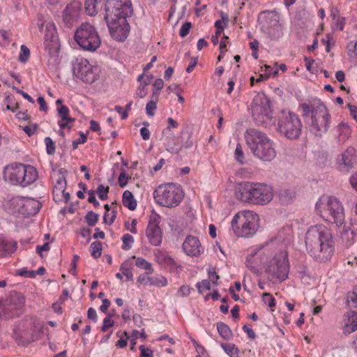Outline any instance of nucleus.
<instances>
[{
  "mask_svg": "<svg viewBox=\"0 0 357 357\" xmlns=\"http://www.w3.org/2000/svg\"><path fill=\"white\" fill-rule=\"evenodd\" d=\"M278 243L271 240L258 245L251 251L246 259L247 266L253 272L264 265L265 272L273 283H280L288 278L289 262L288 253L277 249Z\"/></svg>",
  "mask_w": 357,
  "mask_h": 357,
  "instance_id": "nucleus-1",
  "label": "nucleus"
},
{
  "mask_svg": "<svg viewBox=\"0 0 357 357\" xmlns=\"http://www.w3.org/2000/svg\"><path fill=\"white\" fill-rule=\"evenodd\" d=\"M306 251L315 261L325 262L334 254L335 241L331 229L324 224L311 225L305 236Z\"/></svg>",
  "mask_w": 357,
  "mask_h": 357,
  "instance_id": "nucleus-2",
  "label": "nucleus"
},
{
  "mask_svg": "<svg viewBox=\"0 0 357 357\" xmlns=\"http://www.w3.org/2000/svg\"><path fill=\"white\" fill-rule=\"evenodd\" d=\"M235 195L243 202L266 205L273 197V188L264 183L243 181L236 188Z\"/></svg>",
  "mask_w": 357,
  "mask_h": 357,
  "instance_id": "nucleus-3",
  "label": "nucleus"
},
{
  "mask_svg": "<svg viewBox=\"0 0 357 357\" xmlns=\"http://www.w3.org/2000/svg\"><path fill=\"white\" fill-rule=\"evenodd\" d=\"M315 212L327 224L340 228L345 224L342 203L334 196L322 195L315 204Z\"/></svg>",
  "mask_w": 357,
  "mask_h": 357,
  "instance_id": "nucleus-4",
  "label": "nucleus"
},
{
  "mask_svg": "<svg viewBox=\"0 0 357 357\" xmlns=\"http://www.w3.org/2000/svg\"><path fill=\"white\" fill-rule=\"evenodd\" d=\"M303 116H308L311 114L310 128L316 135L327 132L331 124V115L326 107L319 99H313L308 102L300 105Z\"/></svg>",
  "mask_w": 357,
  "mask_h": 357,
  "instance_id": "nucleus-5",
  "label": "nucleus"
},
{
  "mask_svg": "<svg viewBox=\"0 0 357 357\" xmlns=\"http://www.w3.org/2000/svg\"><path fill=\"white\" fill-rule=\"evenodd\" d=\"M259 218L252 211L236 213L231 220V227L238 237L249 238L255 235L259 228Z\"/></svg>",
  "mask_w": 357,
  "mask_h": 357,
  "instance_id": "nucleus-6",
  "label": "nucleus"
},
{
  "mask_svg": "<svg viewBox=\"0 0 357 357\" xmlns=\"http://www.w3.org/2000/svg\"><path fill=\"white\" fill-rule=\"evenodd\" d=\"M155 202L160 206L174 208L182 201L184 193L180 185L169 183L160 185L153 193Z\"/></svg>",
  "mask_w": 357,
  "mask_h": 357,
  "instance_id": "nucleus-7",
  "label": "nucleus"
},
{
  "mask_svg": "<svg viewBox=\"0 0 357 357\" xmlns=\"http://www.w3.org/2000/svg\"><path fill=\"white\" fill-rule=\"evenodd\" d=\"M75 40L84 50L93 52L101 44L100 36L96 28L91 24L82 23L75 33Z\"/></svg>",
  "mask_w": 357,
  "mask_h": 357,
  "instance_id": "nucleus-8",
  "label": "nucleus"
},
{
  "mask_svg": "<svg viewBox=\"0 0 357 357\" xmlns=\"http://www.w3.org/2000/svg\"><path fill=\"white\" fill-rule=\"evenodd\" d=\"M261 31L271 40H278L283 36V27L280 16L275 11H261L258 18Z\"/></svg>",
  "mask_w": 357,
  "mask_h": 357,
  "instance_id": "nucleus-9",
  "label": "nucleus"
},
{
  "mask_svg": "<svg viewBox=\"0 0 357 357\" xmlns=\"http://www.w3.org/2000/svg\"><path fill=\"white\" fill-rule=\"evenodd\" d=\"M303 125L300 117L294 112H282L278 123V130L286 138L294 140L301 135Z\"/></svg>",
  "mask_w": 357,
  "mask_h": 357,
  "instance_id": "nucleus-10",
  "label": "nucleus"
},
{
  "mask_svg": "<svg viewBox=\"0 0 357 357\" xmlns=\"http://www.w3.org/2000/svg\"><path fill=\"white\" fill-rule=\"evenodd\" d=\"M252 114L257 124L267 126L272 121V110L270 100L264 93H257L251 105Z\"/></svg>",
  "mask_w": 357,
  "mask_h": 357,
  "instance_id": "nucleus-11",
  "label": "nucleus"
},
{
  "mask_svg": "<svg viewBox=\"0 0 357 357\" xmlns=\"http://www.w3.org/2000/svg\"><path fill=\"white\" fill-rule=\"evenodd\" d=\"M38 26L41 32L44 31V46L45 50L51 56L58 54L60 48L59 40L56 26L52 22H45L38 18Z\"/></svg>",
  "mask_w": 357,
  "mask_h": 357,
  "instance_id": "nucleus-12",
  "label": "nucleus"
},
{
  "mask_svg": "<svg viewBox=\"0 0 357 357\" xmlns=\"http://www.w3.org/2000/svg\"><path fill=\"white\" fill-rule=\"evenodd\" d=\"M73 74L84 82L93 83L99 77V69L83 57H77L73 63Z\"/></svg>",
  "mask_w": 357,
  "mask_h": 357,
  "instance_id": "nucleus-13",
  "label": "nucleus"
},
{
  "mask_svg": "<svg viewBox=\"0 0 357 357\" xmlns=\"http://www.w3.org/2000/svg\"><path fill=\"white\" fill-rule=\"evenodd\" d=\"M132 13L131 0H107L105 19L128 17Z\"/></svg>",
  "mask_w": 357,
  "mask_h": 357,
  "instance_id": "nucleus-14",
  "label": "nucleus"
},
{
  "mask_svg": "<svg viewBox=\"0 0 357 357\" xmlns=\"http://www.w3.org/2000/svg\"><path fill=\"white\" fill-rule=\"evenodd\" d=\"M126 17L105 19L111 36L116 40L123 41L128 37L129 24Z\"/></svg>",
  "mask_w": 357,
  "mask_h": 357,
  "instance_id": "nucleus-15",
  "label": "nucleus"
},
{
  "mask_svg": "<svg viewBox=\"0 0 357 357\" xmlns=\"http://www.w3.org/2000/svg\"><path fill=\"white\" fill-rule=\"evenodd\" d=\"M66 170L60 169L58 172L56 183L53 188V199L55 202H68L70 200V195L69 192H66Z\"/></svg>",
  "mask_w": 357,
  "mask_h": 357,
  "instance_id": "nucleus-16",
  "label": "nucleus"
},
{
  "mask_svg": "<svg viewBox=\"0 0 357 357\" xmlns=\"http://www.w3.org/2000/svg\"><path fill=\"white\" fill-rule=\"evenodd\" d=\"M182 250L186 255L192 257H198L204 252L199 238L192 235L186 236L182 244Z\"/></svg>",
  "mask_w": 357,
  "mask_h": 357,
  "instance_id": "nucleus-17",
  "label": "nucleus"
},
{
  "mask_svg": "<svg viewBox=\"0 0 357 357\" xmlns=\"http://www.w3.org/2000/svg\"><path fill=\"white\" fill-rule=\"evenodd\" d=\"M3 178L12 185L21 186L22 175V163H11L6 165L3 169Z\"/></svg>",
  "mask_w": 357,
  "mask_h": 357,
  "instance_id": "nucleus-18",
  "label": "nucleus"
},
{
  "mask_svg": "<svg viewBox=\"0 0 357 357\" xmlns=\"http://www.w3.org/2000/svg\"><path fill=\"white\" fill-rule=\"evenodd\" d=\"M245 139L247 145L252 151L255 149L259 148L261 144L262 145L268 139V137L255 128H249L245 132Z\"/></svg>",
  "mask_w": 357,
  "mask_h": 357,
  "instance_id": "nucleus-19",
  "label": "nucleus"
},
{
  "mask_svg": "<svg viewBox=\"0 0 357 357\" xmlns=\"http://www.w3.org/2000/svg\"><path fill=\"white\" fill-rule=\"evenodd\" d=\"M252 153L254 155L263 160L271 161L276 157V151L273 146V141L268 137L260 147L253 150Z\"/></svg>",
  "mask_w": 357,
  "mask_h": 357,
  "instance_id": "nucleus-20",
  "label": "nucleus"
},
{
  "mask_svg": "<svg viewBox=\"0 0 357 357\" xmlns=\"http://www.w3.org/2000/svg\"><path fill=\"white\" fill-rule=\"evenodd\" d=\"M82 10V3L74 1L66 6L63 10V20L67 26H71L76 22Z\"/></svg>",
  "mask_w": 357,
  "mask_h": 357,
  "instance_id": "nucleus-21",
  "label": "nucleus"
},
{
  "mask_svg": "<svg viewBox=\"0 0 357 357\" xmlns=\"http://www.w3.org/2000/svg\"><path fill=\"white\" fill-rule=\"evenodd\" d=\"M57 116L60 119L58 121V126L60 130V135H63V130L65 129L70 130L73 126L75 119L70 116V109L66 105L57 107Z\"/></svg>",
  "mask_w": 357,
  "mask_h": 357,
  "instance_id": "nucleus-22",
  "label": "nucleus"
},
{
  "mask_svg": "<svg viewBox=\"0 0 357 357\" xmlns=\"http://www.w3.org/2000/svg\"><path fill=\"white\" fill-rule=\"evenodd\" d=\"M356 160V151L349 147L346 149L337 158V168L342 172H348L354 165Z\"/></svg>",
  "mask_w": 357,
  "mask_h": 357,
  "instance_id": "nucleus-23",
  "label": "nucleus"
},
{
  "mask_svg": "<svg viewBox=\"0 0 357 357\" xmlns=\"http://www.w3.org/2000/svg\"><path fill=\"white\" fill-rule=\"evenodd\" d=\"M20 213L24 216L36 215L41 208V203L33 198L22 197Z\"/></svg>",
  "mask_w": 357,
  "mask_h": 357,
  "instance_id": "nucleus-24",
  "label": "nucleus"
},
{
  "mask_svg": "<svg viewBox=\"0 0 357 357\" xmlns=\"http://www.w3.org/2000/svg\"><path fill=\"white\" fill-rule=\"evenodd\" d=\"M161 141L166 151L170 153H177V138L172 130L163 129Z\"/></svg>",
  "mask_w": 357,
  "mask_h": 357,
  "instance_id": "nucleus-25",
  "label": "nucleus"
},
{
  "mask_svg": "<svg viewBox=\"0 0 357 357\" xmlns=\"http://www.w3.org/2000/svg\"><path fill=\"white\" fill-rule=\"evenodd\" d=\"M38 177V171L33 166L22 164V187H27L32 184L37 180Z\"/></svg>",
  "mask_w": 357,
  "mask_h": 357,
  "instance_id": "nucleus-26",
  "label": "nucleus"
},
{
  "mask_svg": "<svg viewBox=\"0 0 357 357\" xmlns=\"http://www.w3.org/2000/svg\"><path fill=\"white\" fill-rule=\"evenodd\" d=\"M343 332L344 334H350L357 331V312L354 311L347 312L344 316Z\"/></svg>",
  "mask_w": 357,
  "mask_h": 357,
  "instance_id": "nucleus-27",
  "label": "nucleus"
},
{
  "mask_svg": "<svg viewBox=\"0 0 357 357\" xmlns=\"http://www.w3.org/2000/svg\"><path fill=\"white\" fill-rule=\"evenodd\" d=\"M146 235L149 243L153 246H159L162 243V231L160 228L151 227L147 226Z\"/></svg>",
  "mask_w": 357,
  "mask_h": 357,
  "instance_id": "nucleus-28",
  "label": "nucleus"
},
{
  "mask_svg": "<svg viewBox=\"0 0 357 357\" xmlns=\"http://www.w3.org/2000/svg\"><path fill=\"white\" fill-rule=\"evenodd\" d=\"M335 135L339 142H345L351 135L349 125L345 122L340 123L335 128Z\"/></svg>",
  "mask_w": 357,
  "mask_h": 357,
  "instance_id": "nucleus-29",
  "label": "nucleus"
},
{
  "mask_svg": "<svg viewBox=\"0 0 357 357\" xmlns=\"http://www.w3.org/2000/svg\"><path fill=\"white\" fill-rule=\"evenodd\" d=\"M21 200L22 197H11L3 203V208L8 213L18 212L20 213Z\"/></svg>",
  "mask_w": 357,
  "mask_h": 357,
  "instance_id": "nucleus-30",
  "label": "nucleus"
},
{
  "mask_svg": "<svg viewBox=\"0 0 357 357\" xmlns=\"http://www.w3.org/2000/svg\"><path fill=\"white\" fill-rule=\"evenodd\" d=\"M16 243L0 237V256H6L15 252Z\"/></svg>",
  "mask_w": 357,
  "mask_h": 357,
  "instance_id": "nucleus-31",
  "label": "nucleus"
},
{
  "mask_svg": "<svg viewBox=\"0 0 357 357\" xmlns=\"http://www.w3.org/2000/svg\"><path fill=\"white\" fill-rule=\"evenodd\" d=\"M122 202L124 206L131 211L135 210L137 207V202L134 199L132 193L129 190H126L123 193Z\"/></svg>",
  "mask_w": 357,
  "mask_h": 357,
  "instance_id": "nucleus-32",
  "label": "nucleus"
},
{
  "mask_svg": "<svg viewBox=\"0 0 357 357\" xmlns=\"http://www.w3.org/2000/svg\"><path fill=\"white\" fill-rule=\"evenodd\" d=\"M217 330L220 336L225 340H229L233 337L230 328L223 322L217 323Z\"/></svg>",
  "mask_w": 357,
  "mask_h": 357,
  "instance_id": "nucleus-33",
  "label": "nucleus"
},
{
  "mask_svg": "<svg viewBox=\"0 0 357 357\" xmlns=\"http://www.w3.org/2000/svg\"><path fill=\"white\" fill-rule=\"evenodd\" d=\"M165 266L168 268L170 271L179 273L183 267L177 261H176L172 257H165Z\"/></svg>",
  "mask_w": 357,
  "mask_h": 357,
  "instance_id": "nucleus-34",
  "label": "nucleus"
},
{
  "mask_svg": "<svg viewBox=\"0 0 357 357\" xmlns=\"http://www.w3.org/2000/svg\"><path fill=\"white\" fill-rule=\"evenodd\" d=\"M220 347L230 357H238L239 349L234 344L221 343Z\"/></svg>",
  "mask_w": 357,
  "mask_h": 357,
  "instance_id": "nucleus-35",
  "label": "nucleus"
},
{
  "mask_svg": "<svg viewBox=\"0 0 357 357\" xmlns=\"http://www.w3.org/2000/svg\"><path fill=\"white\" fill-rule=\"evenodd\" d=\"M158 102V97H155V96H151V100L146 105V113L149 116H153L155 115Z\"/></svg>",
  "mask_w": 357,
  "mask_h": 357,
  "instance_id": "nucleus-36",
  "label": "nucleus"
},
{
  "mask_svg": "<svg viewBox=\"0 0 357 357\" xmlns=\"http://www.w3.org/2000/svg\"><path fill=\"white\" fill-rule=\"evenodd\" d=\"M135 259V265L138 268L146 270L147 274H151L153 272V268L151 263L142 257H137Z\"/></svg>",
  "mask_w": 357,
  "mask_h": 357,
  "instance_id": "nucleus-37",
  "label": "nucleus"
},
{
  "mask_svg": "<svg viewBox=\"0 0 357 357\" xmlns=\"http://www.w3.org/2000/svg\"><path fill=\"white\" fill-rule=\"evenodd\" d=\"M120 271L123 275L126 277L127 280H133V274L131 271V264L128 261H125L121 265Z\"/></svg>",
  "mask_w": 357,
  "mask_h": 357,
  "instance_id": "nucleus-38",
  "label": "nucleus"
},
{
  "mask_svg": "<svg viewBox=\"0 0 357 357\" xmlns=\"http://www.w3.org/2000/svg\"><path fill=\"white\" fill-rule=\"evenodd\" d=\"M96 3L97 0L85 1V10L89 15L93 16L97 14Z\"/></svg>",
  "mask_w": 357,
  "mask_h": 357,
  "instance_id": "nucleus-39",
  "label": "nucleus"
},
{
  "mask_svg": "<svg viewBox=\"0 0 357 357\" xmlns=\"http://www.w3.org/2000/svg\"><path fill=\"white\" fill-rule=\"evenodd\" d=\"M102 250V244L99 241H94L90 245V252L91 256L97 259L100 257Z\"/></svg>",
  "mask_w": 357,
  "mask_h": 357,
  "instance_id": "nucleus-40",
  "label": "nucleus"
},
{
  "mask_svg": "<svg viewBox=\"0 0 357 357\" xmlns=\"http://www.w3.org/2000/svg\"><path fill=\"white\" fill-rule=\"evenodd\" d=\"M30 56V50L25 45H22L20 46V51L19 54V61L22 63H26Z\"/></svg>",
  "mask_w": 357,
  "mask_h": 357,
  "instance_id": "nucleus-41",
  "label": "nucleus"
},
{
  "mask_svg": "<svg viewBox=\"0 0 357 357\" xmlns=\"http://www.w3.org/2000/svg\"><path fill=\"white\" fill-rule=\"evenodd\" d=\"M121 239L123 241L122 248L123 250L130 249L134 243L133 236L129 234H126L122 236Z\"/></svg>",
  "mask_w": 357,
  "mask_h": 357,
  "instance_id": "nucleus-42",
  "label": "nucleus"
},
{
  "mask_svg": "<svg viewBox=\"0 0 357 357\" xmlns=\"http://www.w3.org/2000/svg\"><path fill=\"white\" fill-rule=\"evenodd\" d=\"M99 215L98 214L93 212L89 211L86 215V221L89 226L93 227L98 220Z\"/></svg>",
  "mask_w": 357,
  "mask_h": 357,
  "instance_id": "nucleus-43",
  "label": "nucleus"
},
{
  "mask_svg": "<svg viewBox=\"0 0 357 357\" xmlns=\"http://www.w3.org/2000/svg\"><path fill=\"white\" fill-rule=\"evenodd\" d=\"M151 285L158 287H165L167 285V280L162 275L153 276Z\"/></svg>",
  "mask_w": 357,
  "mask_h": 357,
  "instance_id": "nucleus-44",
  "label": "nucleus"
},
{
  "mask_svg": "<svg viewBox=\"0 0 357 357\" xmlns=\"http://www.w3.org/2000/svg\"><path fill=\"white\" fill-rule=\"evenodd\" d=\"M148 85H149V82H144L142 83H140L136 90L137 96L141 98H144L148 93V88H147Z\"/></svg>",
  "mask_w": 357,
  "mask_h": 357,
  "instance_id": "nucleus-45",
  "label": "nucleus"
},
{
  "mask_svg": "<svg viewBox=\"0 0 357 357\" xmlns=\"http://www.w3.org/2000/svg\"><path fill=\"white\" fill-rule=\"evenodd\" d=\"M161 217L156 213H152L150 215L148 226L151 227L160 228L159 224L160 222Z\"/></svg>",
  "mask_w": 357,
  "mask_h": 357,
  "instance_id": "nucleus-46",
  "label": "nucleus"
},
{
  "mask_svg": "<svg viewBox=\"0 0 357 357\" xmlns=\"http://www.w3.org/2000/svg\"><path fill=\"white\" fill-rule=\"evenodd\" d=\"M163 86V80L162 79H156L153 83V89L151 96H155V97H159L160 91L162 89Z\"/></svg>",
  "mask_w": 357,
  "mask_h": 357,
  "instance_id": "nucleus-47",
  "label": "nucleus"
},
{
  "mask_svg": "<svg viewBox=\"0 0 357 357\" xmlns=\"http://www.w3.org/2000/svg\"><path fill=\"white\" fill-rule=\"evenodd\" d=\"M196 287L199 293L202 294L205 290H210L211 284L210 280H204L201 282H197Z\"/></svg>",
  "mask_w": 357,
  "mask_h": 357,
  "instance_id": "nucleus-48",
  "label": "nucleus"
},
{
  "mask_svg": "<svg viewBox=\"0 0 357 357\" xmlns=\"http://www.w3.org/2000/svg\"><path fill=\"white\" fill-rule=\"evenodd\" d=\"M235 158L240 164L245 163V156L243 151L242 150L241 145L240 144H237L236 149H235Z\"/></svg>",
  "mask_w": 357,
  "mask_h": 357,
  "instance_id": "nucleus-49",
  "label": "nucleus"
},
{
  "mask_svg": "<svg viewBox=\"0 0 357 357\" xmlns=\"http://www.w3.org/2000/svg\"><path fill=\"white\" fill-rule=\"evenodd\" d=\"M109 192V187H105L103 185L100 184L97 188V193L99 198L101 200H106L108 197L107 194Z\"/></svg>",
  "mask_w": 357,
  "mask_h": 357,
  "instance_id": "nucleus-50",
  "label": "nucleus"
},
{
  "mask_svg": "<svg viewBox=\"0 0 357 357\" xmlns=\"http://www.w3.org/2000/svg\"><path fill=\"white\" fill-rule=\"evenodd\" d=\"M105 213L103 215V221L107 225H110L114 222V221L115 220V218H116L115 212L114 211L112 212L111 218L108 220L107 216H108V213L109 211V206L108 204H105Z\"/></svg>",
  "mask_w": 357,
  "mask_h": 357,
  "instance_id": "nucleus-51",
  "label": "nucleus"
},
{
  "mask_svg": "<svg viewBox=\"0 0 357 357\" xmlns=\"http://www.w3.org/2000/svg\"><path fill=\"white\" fill-rule=\"evenodd\" d=\"M44 141L46 146L47 153L50 155L54 153L56 148L52 139L50 137H47L45 138Z\"/></svg>",
  "mask_w": 357,
  "mask_h": 357,
  "instance_id": "nucleus-52",
  "label": "nucleus"
},
{
  "mask_svg": "<svg viewBox=\"0 0 357 357\" xmlns=\"http://www.w3.org/2000/svg\"><path fill=\"white\" fill-rule=\"evenodd\" d=\"M130 178L129 176L126 174V172L122 171L119 176L118 182L121 188H124L127 185L128 180Z\"/></svg>",
  "mask_w": 357,
  "mask_h": 357,
  "instance_id": "nucleus-53",
  "label": "nucleus"
},
{
  "mask_svg": "<svg viewBox=\"0 0 357 357\" xmlns=\"http://www.w3.org/2000/svg\"><path fill=\"white\" fill-rule=\"evenodd\" d=\"M139 349L140 357H153V351L150 348L146 347L144 345H140Z\"/></svg>",
  "mask_w": 357,
  "mask_h": 357,
  "instance_id": "nucleus-54",
  "label": "nucleus"
},
{
  "mask_svg": "<svg viewBox=\"0 0 357 357\" xmlns=\"http://www.w3.org/2000/svg\"><path fill=\"white\" fill-rule=\"evenodd\" d=\"M191 27V22H186L184 24H183L179 31L180 36L182 38L185 37L189 33Z\"/></svg>",
  "mask_w": 357,
  "mask_h": 357,
  "instance_id": "nucleus-55",
  "label": "nucleus"
},
{
  "mask_svg": "<svg viewBox=\"0 0 357 357\" xmlns=\"http://www.w3.org/2000/svg\"><path fill=\"white\" fill-rule=\"evenodd\" d=\"M191 288L188 285H183L177 291V296L180 297H187L190 295Z\"/></svg>",
  "mask_w": 357,
  "mask_h": 357,
  "instance_id": "nucleus-56",
  "label": "nucleus"
},
{
  "mask_svg": "<svg viewBox=\"0 0 357 357\" xmlns=\"http://www.w3.org/2000/svg\"><path fill=\"white\" fill-rule=\"evenodd\" d=\"M264 302L268 305L270 307H273L275 305V298L269 293H264L263 294Z\"/></svg>",
  "mask_w": 357,
  "mask_h": 357,
  "instance_id": "nucleus-57",
  "label": "nucleus"
},
{
  "mask_svg": "<svg viewBox=\"0 0 357 357\" xmlns=\"http://www.w3.org/2000/svg\"><path fill=\"white\" fill-rule=\"evenodd\" d=\"M79 257L77 255H75L71 261L69 273L73 275H75L77 274V261H79Z\"/></svg>",
  "mask_w": 357,
  "mask_h": 357,
  "instance_id": "nucleus-58",
  "label": "nucleus"
},
{
  "mask_svg": "<svg viewBox=\"0 0 357 357\" xmlns=\"http://www.w3.org/2000/svg\"><path fill=\"white\" fill-rule=\"evenodd\" d=\"M24 132L28 135L31 136L35 134L38 129L37 124H30L23 127Z\"/></svg>",
  "mask_w": 357,
  "mask_h": 357,
  "instance_id": "nucleus-59",
  "label": "nucleus"
},
{
  "mask_svg": "<svg viewBox=\"0 0 357 357\" xmlns=\"http://www.w3.org/2000/svg\"><path fill=\"white\" fill-rule=\"evenodd\" d=\"M114 321L111 318V315H108L107 316L104 320H103V323H102V331H106L109 328H111L114 326Z\"/></svg>",
  "mask_w": 357,
  "mask_h": 357,
  "instance_id": "nucleus-60",
  "label": "nucleus"
},
{
  "mask_svg": "<svg viewBox=\"0 0 357 357\" xmlns=\"http://www.w3.org/2000/svg\"><path fill=\"white\" fill-rule=\"evenodd\" d=\"M335 21V28L336 29L343 30L346 23V18L344 17H337Z\"/></svg>",
  "mask_w": 357,
  "mask_h": 357,
  "instance_id": "nucleus-61",
  "label": "nucleus"
},
{
  "mask_svg": "<svg viewBox=\"0 0 357 357\" xmlns=\"http://www.w3.org/2000/svg\"><path fill=\"white\" fill-rule=\"evenodd\" d=\"M86 142V137L83 132L80 133L79 137L73 142V149H77L79 144H84Z\"/></svg>",
  "mask_w": 357,
  "mask_h": 357,
  "instance_id": "nucleus-62",
  "label": "nucleus"
},
{
  "mask_svg": "<svg viewBox=\"0 0 357 357\" xmlns=\"http://www.w3.org/2000/svg\"><path fill=\"white\" fill-rule=\"evenodd\" d=\"M137 220L135 219H133L132 220L131 224H130L128 222H126L125 224V226L128 230H129L132 234H136L137 232L136 225H137Z\"/></svg>",
  "mask_w": 357,
  "mask_h": 357,
  "instance_id": "nucleus-63",
  "label": "nucleus"
},
{
  "mask_svg": "<svg viewBox=\"0 0 357 357\" xmlns=\"http://www.w3.org/2000/svg\"><path fill=\"white\" fill-rule=\"evenodd\" d=\"M349 183L352 188L357 192V172L351 176Z\"/></svg>",
  "mask_w": 357,
  "mask_h": 357,
  "instance_id": "nucleus-64",
  "label": "nucleus"
}]
</instances>
